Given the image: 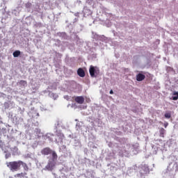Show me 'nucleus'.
<instances>
[{"instance_id": "obj_16", "label": "nucleus", "mask_w": 178, "mask_h": 178, "mask_svg": "<svg viewBox=\"0 0 178 178\" xmlns=\"http://www.w3.org/2000/svg\"><path fill=\"white\" fill-rule=\"evenodd\" d=\"M10 156H11L10 153H7L6 154L5 158L6 159H8V158H10Z\"/></svg>"}, {"instance_id": "obj_13", "label": "nucleus", "mask_w": 178, "mask_h": 178, "mask_svg": "<svg viewBox=\"0 0 178 178\" xmlns=\"http://www.w3.org/2000/svg\"><path fill=\"white\" fill-rule=\"evenodd\" d=\"M27 175V173L26 172H21V173H18L15 175V177H19V178H22V177H24V176H26Z\"/></svg>"}, {"instance_id": "obj_4", "label": "nucleus", "mask_w": 178, "mask_h": 178, "mask_svg": "<svg viewBox=\"0 0 178 178\" xmlns=\"http://www.w3.org/2000/svg\"><path fill=\"white\" fill-rule=\"evenodd\" d=\"M42 155H51L52 154V149L49 147H44L41 150Z\"/></svg>"}, {"instance_id": "obj_18", "label": "nucleus", "mask_w": 178, "mask_h": 178, "mask_svg": "<svg viewBox=\"0 0 178 178\" xmlns=\"http://www.w3.org/2000/svg\"><path fill=\"white\" fill-rule=\"evenodd\" d=\"M110 94H113V90H110Z\"/></svg>"}, {"instance_id": "obj_15", "label": "nucleus", "mask_w": 178, "mask_h": 178, "mask_svg": "<svg viewBox=\"0 0 178 178\" xmlns=\"http://www.w3.org/2000/svg\"><path fill=\"white\" fill-rule=\"evenodd\" d=\"M164 116L166 119H170V118H172V114H170V113H165Z\"/></svg>"}, {"instance_id": "obj_1", "label": "nucleus", "mask_w": 178, "mask_h": 178, "mask_svg": "<svg viewBox=\"0 0 178 178\" xmlns=\"http://www.w3.org/2000/svg\"><path fill=\"white\" fill-rule=\"evenodd\" d=\"M22 163V161H10L6 163L7 168L10 169V172H17V170H20V164Z\"/></svg>"}, {"instance_id": "obj_6", "label": "nucleus", "mask_w": 178, "mask_h": 178, "mask_svg": "<svg viewBox=\"0 0 178 178\" xmlns=\"http://www.w3.org/2000/svg\"><path fill=\"white\" fill-rule=\"evenodd\" d=\"M77 74L79 76V77H85L86 72H84V70L83 68H79L77 70Z\"/></svg>"}, {"instance_id": "obj_14", "label": "nucleus", "mask_w": 178, "mask_h": 178, "mask_svg": "<svg viewBox=\"0 0 178 178\" xmlns=\"http://www.w3.org/2000/svg\"><path fill=\"white\" fill-rule=\"evenodd\" d=\"M173 95H175L172 97L173 101H177L178 100V92H175L173 93Z\"/></svg>"}, {"instance_id": "obj_5", "label": "nucleus", "mask_w": 178, "mask_h": 178, "mask_svg": "<svg viewBox=\"0 0 178 178\" xmlns=\"http://www.w3.org/2000/svg\"><path fill=\"white\" fill-rule=\"evenodd\" d=\"M77 104H84V97L83 96H77L74 99Z\"/></svg>"}, {"instance_id": "obj_7", "label": "nucleus", "mask_w": 178, "mask_h": 178, "mask_svg": "<svg viewBox=\"0 0 178 178\" xmlns=\"http://www.w3.org/2000/svg\"><path fill=\"white\" fill-rule=\"evenodd\" d=\"M145 79V75L139 73L136 75V80L137 81H143V80Z\"/></svg>"}, {"instance_id": "obj_10", "label": "nucleus", "mask_w": 178, "mask_h": 178, "mask_svg": "<svg viewBox=\"0 0 178 178\" xmlns=\"http://www.w3.org/2000/svg\"><path fill=\"white\" fill-rule=\"evenodd\" d=\"M160 137H162L163 138L165 137V133H166V130L163 128L160 129Z\"/></svg>"}, {"instance_id": "obj_17", "label": "nucleus", "mask_w": 178, "mask_h": 178, "mask_svg": "<svg viewBox=\"0 0 178 178\" xmlns=\"http://www.w3.org/2000/svg\"><path fill=\"white\" fill-rule=\"evenodd\" d=\"M169 124L167 122V123H165V124H164V127L166 129L167 127H168V125Z\"/></svg>"}, {"instance_id": "obj_11", "label": "nucleus", "mask_w": 178, "mask_h": 178, "mask_svg": "<svg viewBox=\"0 0 178 178\" xmlns=\"http://www.w3.org/2000/svg\"><path fill=\"white\" fill-rule=\"evenodd\" d=\"M51 155L53 161H56L58 159V154L55 151H51Z\"/></svg>"}, {"instance_id": "obj_19", "label": "nucleus", "mask_w": 178, "mask_h": 178, "mask_svg": "<svg viewBox=\"0 0 178 178\" xmlns=\"http://www.w3.org/2000/svg\"><path fill=\"white\" fill-rule=\"evenodd\" d=\"M49 165H51V163H49Z\"/></svg>"}, {"instance_id": "obj_12", "label": "nucleus", "mask_w": 178, "mask_h": 178, "mask_svg": "<svg viewBox=\"0 0 178 178\" xmlns=\"http://www.w3.org/2000/svg\"><path fill=\"white\" fill-rule=\"evenodd\" d=\"M13 55L14 58H19V56H20V51L16 50L13 52Z\"/></svg>"}, {"instance_id": "obj_3", "label": "nucleus", "mask_w": 178, "mask_h": 178, "mask_svg": "<svg viewBox=\"0 0 178 178\" xmlns=\"http://www.w3.org/2000/svg\"><path fill=\"white\" fill-rule=\"evenodd\" d=\"M95 72L96 73L97 72H99V70H98V67L90 65L89 69V72L91 77H95Z\"/></svg>"}, {"instance_id": "obj_2", "label": "nucleus", "mask_w": 178, "mask_h": 178, "mask_svg": "<svg viewBox=\"0 0 178 178\" xmlns=\"http://www.w3.org/2000/svg\"><path fill=\"white\" fill-rule=\"evenodd\" d=\"M178 165L177 163L175 161L170 163L167 167V172H177Z\"/></svg>"}, {"instance_id": "obj_8", "label": "nucleus", "mask_w": 178, "mask_h": 178, "mask_svg": "<svg viewBox=\"0 0 178 178\" xmlns=\"http://www.w3.org/2000/svg\"><path fill=\"white\" fill-rule=\"evenodd\" d=\"M19 86L22 87H26L27 86V81L24 80H21L18 82Z\"/></svg>"}, {"instance_id": "obj_9", "label": "nucleus", "mask_w": 178, "mask_h": 178, "mask_svg": "<svg viewBox=\"0 0 178 178\" xmlns=\"http://www.w3.org/2000/svg\"><path fill=\"white\" fill-rule=\"evenodd\" d=\"M20 166L23 167L24 170H26V172H29V165H27V164L26 163L22 161Z\"/></svg>"}]
</instances>
